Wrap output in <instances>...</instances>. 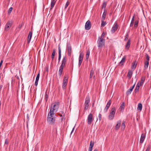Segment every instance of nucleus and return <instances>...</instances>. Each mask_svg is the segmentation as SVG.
<instances>
[{
	"label": "nucleus",
	"mask_w": 151,
	"mask_h": 151,
	"mask_svg": "<svg viewBox=\"0 0 151 151\" xmlns=\"http://www.w3.org/2000/svg\"><path fill=\"white\" fill-rule=\"evenodd\" d=\"M93 78L94 79L95 78V76L93 75Z\"/></svg>",
	"instance_id": "obj_59"
},
{
	"label": "nucleus",
	"mask_w": 151,
	"mask_h": 151,
	"mask_svg": "<svg viewBox=\"0 0 151 151\" xmlns=\"http://www.w3.org/2000/svg\"><path fill=\"white\" fill-rule=\"evenodd\" d=\"M12 24V22L11 21H9L6 24L5 28V30L6 31H8L10 27Z\"/></svg>",
	"instance_id": "obj_11"
},
{
	"label": "nucleus",
	"mask_w": 151,
	"mask_h": 151,
	"mask_svg": "<svg viewBox=\"0 0 151 151\" xmlns=\"http://www.w3.org/2000/svg\"><path fill=\"white\" fill-rule=\"evenodd\" d=\"M126 57L125 56H124L122 58L121 61L119 63V64L121 65H122L123 64V63H124Z\"/></svg>",
	"instance_id": "obj_26"
},
{
	"label": "nucleus",
	"mask_w": 151,
	"mask_h": 151,
	"mask_svg": "<svg viewBox=\"0 0 151 151\" xmlns=\"http://www.w3.org/2000/svg\"><path fill=\"white\" fill-rule=\"evenodd\" d=\"M105 35V33L104 32H103L102 33L101 37H100V38H101V39H104V37Z\"/></svg>",
	"instance_id": "obj_41"
},
{
	"label": "nucleus",
	"mask_w": 151,
	"mask_h": 151,
	"mask_svg": "<svg viewBox=\"0 0 151 151\" xmlns=\"http://www.w3.org/2000/svg\"><path fill=\"white\" fill-rule=\"evenodd\" d=\"M142 108V105L141 103H139L138 104V106L137 108L138 110H139L140 111H141Z\"/></svg>",
	"instance_id": "obj_27"
},
{
	"label": "nucleus",
	"mask_w": 151,
	"mask_h": 151,
	"mask_svg": "<svg viewBox=\"0 0 151 151\" xmlns=\"http://www.w3.org/2000/svg\"><path fill=\"white\" fill-rule=\"evenodd\" d=\"M144 64V68H145V69L147 68L148 66L149 62H147L145 61Z\"/></svg>",
	"instance_id": "obj_32"
},
{
	"label": "nucleus",
	"mask_w": 151,
	"mask_h": 151,
	"mask_svg": "<svg viewBox=\"0 0 151 151\" xmlns=\"http://www.w3.org/2000/svg\"><path fill=\"white\" fill-rule=\"evenodd\" d=\"M128 37L129 35L128 34H127L125 36V38L124 39V41H126V40L128 39Z\"/></svg>",
	"instance_id": "obj_45"
},
{
	"label": "nucleus",
	"mask_w": 151,
	"mask_h": 151,
	"mask_svg": "<svg viewBox=\"0 0 151 151\" xmlns=\"http://www.w3.org/2000/svg\"><path fill=\"white\" fill-rule=\"evenodd\" d=\"M1 101H0V106H1Z\"/></svg>",
	"instance_id": "obj_60"
},
{
	"label": "nucleus",
	"mask_w": 151,
	"mask_h": 151,
	"mask_svg": "<svg viewBox=\"0 0 151 151\" xmlns=\"http://www.w3.org/2000/svg\"><path fill=\"white\" fill-rule=\"evenodd\" d=\"M92 148H92V147H89L88 151H92Z\"/></svg>",
	"instance_id": "obj_52"
},
{
	"label": "nucleus",
	"mask_w": 151,
	"mask_h": 151,
	"mask_svg": "<svg viewBox=\"0 0 151 151\" xmlns=\"http://www.w3.org/2000/svg\"><path fill=\"white\" fill-rule=\"evenodd\" d=\"M90 101V98L88 96H87L86 98L84 104L85 106L84 108V110L85 111L86 110L88 109L89 106Z\"/></svg>",
	"instance_id": "obj_5"
},
{
	"label": "nucleus",
	"mask_w": 151,
	"mask_h": 151,
	"mask_svg": "<svg viewBox=\"0 0 151 151\" xmlns=\"http://www.w3.org/2000/svg\"><path fill=\"white\" fill-rule=\"evenodd\" d=\"M2 88V85H0V90H1Z\"/></svg>",
	"instance_id": "obj_56"
},
{
	"label": "nucleus",
	"mask_w": 151,
	"mask_h": 151,
	"mask_svg": "<svg viewBox=\"0 0 151 151\" xmlns=\"http://www.w3.org/2000/svg\"><path fill=\"white\" fill-rule=\"evenodd\" d=\"M38 81L35 80V86H37V84H38Z\"/></svg>",
	"instance_id": "obj_48"
},
{
	"label": "nucleus",
	"mask_w": 151,
	"mask_h": 151,
	"mask_svg": "<svg viewBox=\"0 0 151 151\" xmlns=\"http://www.w3.org/2000/svg\"><path fill=\"white\" fill-rule=\"evenodd\" d=\"M94 142H92V141H91L90 142L89 147L93 148L94 146Z\"/></svg>",
	"instance_id": "obj_36"
},
{
	"label": "nucleus",
	"mask_w": 151,
	"mask_h": 151,
	"mask_svg": "<svg viewBox=\"0 0 151 151\" xmlns=\"http://www.w3.org/2000/svg\"><path fill=\"white\" fill-rule=\"evenodd\" d=\"M32 33L31 32H30L29 33L27 39V42L29 43L30 41V40L32 37Z\"/></svg>",
	"instance_id": "obj_20"
},
{
	"label": "nucleus",
	"mask_w": 151,
	"mask_h": 151,
	"mask_svg": "<svg viewBox=\"0 0 151 151\" xmlns=\"http://www.w3.org/2000/svg\"><path fill=\"white\" fill-rule=\"evenodd\" d=\"M67 51L68 56H70L72 52L71 47L70 46H68L67 47Z\"/></svg>",
	"instance_id": "obj_17"
},
{
	"label": "nucleus",
	"mask_w": 151,
	"mask_h": 151,
	"mask_svg": "<svg viewBox=\"0 0 151 151\" xmlns=\"http://www.w3.org/2000/svg\"><path fill=\"white\" fill-rule=\"evenodd\" d=\"M55 50L54 49L53 50L52 54L51 55V58L52 59V60H53L54 58V56H55Z\"/></svg>",
	"instance_id": "obj_30"
},
{
	"label": "nucleus",
	"mask_w": 151,
	"mask_h": 151,
	"mask_svg": "<svg viewBox=\"0 0 151 151\" xmlns=\"http://www.w3.org/2000/svg\"><path fill=\"white\" fill-rule=\"evenodd\" d=\"M58 52H59V57L58 60L59 61L61 59V50L60 46L59 45L58 47Z\"/></svg>",
	"instance_id": "obj_19"
},
{
	"label": "nucleus",
	"mask_w": 151,
	"mask_h": 151,
	"mask_svg": "<svg viewBox=\"0 0 151 151\" xmlns=\"http://www.w3.org/2000/svg\"><path fill=\"white\" fill-rule=\"evenodd\" d=\"M68 78L66 76H65L64 78L62 85V88L63 89L65 88L68 82Z\"/></svg>",
	"instance_id": "obj_9"
},
{
	"label": "nucleus",
	"mask_w": 151,
	"mask_h": 151,
	"mask_svg": "<svg viewBox=\"0 0 151 151\" xmlns=\"http://www.w3.org/2000/svg\"><path fill=\"white\" fill-rule=\"evenodd\" d=\"M61 113L62 114H63V115H64V112L63 111H61Z\"/></svg>",
	"instance_id": "obj_55"
},
{
	"label": "nucleus",
	"mask_w": 151,
	"mask_h": 151,
	"mask_svg": "<svg viewBox=\"0 0 151 151\" xmlns=\"http://www.w3.org/2000/svg\"><path fill=\"white\" fill-rule=\"evenodd\" d=\"M40 73H39L37 75L35 80L38 81L39 78V77H40Z\"/></svg>",
	"instance_id": "obj_39"
},
{
	"label": "nucleus",
	"mask_w": 151,
	"mask_h": 151,
	"mask_svg": "<svg viewBox=\"0 0 151 151\" xmlns=\"http://www.w3.org/2000/svg\"><path fill=\"white\" fill-rule=\"evenodd\" d=\"M90 52L89 50L87 51L86 56V59H88L89 58L90 55Z\"/></svg>",
	"instance_id": "obj_33"
},
{
	"label": "nucleus",
	"mask_w": 151,
	"mask_h": 151,
	"mask_svg": "<svg viewBox=\"0 0 151 151\" xmlns=\"http://www.w3.org/2000/svg\"><path fill=\"white\" fill-rule=\"evenodd\" d=\"M94 73V70H93V69H92L90 73V78H91L92 76H93V75Z\"/></svg>",
	"instance_id": "obj_29"
},
{
	"label": "nucleus",
	"mask_w": 151,
	"mask_h": 151,
	"mask_svg": "<svg viewBox=\"0 0 151 151\" xmlns=\"http://www.w3.org/2000/svg\"><path fill=\"white\" fill-rule=\"evenodd\" d=\"M130 40L129 39L127 42L125 46L126 48L127 49H129L130 46Z\"/></svg>",
	"instance_id": "obj_23"
},
{
	"label": "nucleus",
	"mask_w": 151,
	"mask_h": 151,
	"mask_svg": "<svg viewBox=\"0 0 151 151\" xmlns=\"http://www.w3.org/2000/svg\"><path fill=\"white\" fill-rule=\"evenodd\" d=\"M145 136H146V135L145 134H144L143 133H142V134H141L140 139V141H139L140 143L141 144L143 143V142L145 138Z\"/></svg>",
	"instance_id": "obj_14"
},
{
	"label": "nucleus",
	"mask_w": 151,
	"mask_h": 151,
	"mask_svg": "<svg viewBox=\"0 0 151 151\" xmlns=\"http://www.w3.org/2000/svg\"><path fill=\"white\" fill-rule=\"evenodd\" d=\"M98 47H102L104 45V39L100 38L99 37L97 41Z\"/></svg>",
	"instance_id": "obj_6"
},
{
	"label": "nucleus",
	"mask_w": 151,
	"mask_h": 151,
	"mask_svg": "<svg viewBox=\"0 0 151 151\" xmlns=\"http://www.w3.org/2000/svg\"><path fill=\"white\" fill-rule=\"evenodd\" d=\"M105 22H104V20H101V26L102 27H104L106 24Z\"/></svg>",
	"instance_id": "obj_35"
},
{
	"label": "nucleus",
	"mask_w": 151,
	"mask_h": 151,
	"mask_svg": "<svg viewBox=\"0 0 151 151\" xmlns=\"http://www.w3.org/2000/svg\"><path fill=\"white\" fill-rule=\"evenodd\" d=\"M67 61L66 57L65 56H64L62 61L61 64L59 68L58 71L59 75L60 77L61 76L64 67L65 66Z\"/></svg>",
	"instance_id": "obj_2"
},
{
	"label": "nucleus",
	"mask_w": 151,
	"mask_h": 151,
	"mask_svg": "<svg viewBox=\"0 0 151 151\" xmlns=\"http://www.w3.org/2000/svg\"><path fill=\"white\" fill-rule=\"evenodd\" d=\"M45 97H46V98H48V95L47 94H46V95H45Z\"/></svg>",
	"instance_id": "obj_57"
},
{
	"label": "nucleus",
	"mask_w": 151,
	"mask_h": 151,
	"mask_svg": "<svg viewBox=\"0 0 151 151\" xmlns=\"http://www.w3.org/2000/svg\"><path fill=\"white\" fill-rule=\"evenodd\" d=\"M12 9H13V8L12 7H11L9 8V10L8 11V14H9L11 13V12L12 10Z\"/></svg>",
	"instance_id": "obj_40"
},
{
	"label": "nucleus",
	"mask_w": 151,
	"mask_h": 151,
	"mask_svg": "<svg viewBox=\"0 0 151 151\" xmlns=\"http://www.w3.org/2000/svg\"><path fill=\"white\" fill-rule=\"evenodd\" d=\"M111 104V102L110 100H109L105 108L104 109V111L105 112L107 111L108 110Z\"/></svg>",
	"instance_id": "obj_13"
},
{
	"label": "nucleus",
	"mask_w": 151,
	"mask_h": 151,
	"mask_svg": "<svg viewBox=\"0 0 151 151\" xmlns=\"http://www.w3.org/2000/svg\"><path fill=\"white\" fill-rule=\"evenodd\" d=\"M150 146H148L147 147V148L145 151H149L150 150Z\"/></svg>",
	"instance_id": "obj_46"
},
{
	"label": "nucleus",
	"mask_w": 151,
	"mask_h": 151,
	"mask_svg": "<svg viewBox=\"0 0 151 151\" xmlns=\"http://www.w3.org/2000/svg\"><path fill=\"white\" fill-rule=\"evenodd\" d=\"M146 60L145 61L146 62H149V60H150V57L148 54H146Z\"/></svg>",
	"instance_id": "obj_34"
},
{
	"label": "nucleus",
	"mask_w": 151,
	"mask_h": 151,
	"mask_svg": "<svg viewBox=\"0 0 151 151\" xmlns=\"http://www.w3.org/2000/svg\"><path fill=\"white\" fill-rule=\"evenodd\" d=\"M132 74V72L131 70H129L127 76L129 77V78L130 79Z\"/></svg>",
	"instance_id": "obj_24"
},
{
	"label": "nucleus",
	"mask_w": 151,
	"mask_h": 151,
	"mask_svg": "<svg viewBox=\"0 0 151 151\" xmlns=\"http://www.w3.org/2000/svg\"><path fill=\"white\" fill-rule=\"evenodd\" d=\"M93 151H98L97 149H95Z\"/></svg>",
	"instance_id": "obj_58"
},
{
	"label": "nucleus",
	"mask_w": 151,
	"mask_h": 151,
	"mask_svg": "<svg viewBox=\"0 0 151 151\" xmlns=\"http://www.w3.org/2000/svg\"><path fill=\"white\" fill-rule=\"evenodd\" d=\"M145 77H142L141 78L140 82H139V85L142 86L144 82L145 81Z\"/></svg>",
	"instance_id": "obj_18"
},
{
	"label": "nucleus",
	"mask_w": 151,
	"mask_h": 151,
	"mask_svg": "<svg viewBox=\"0 0 151 151\" xmlns=\"http://www.w3.org/2000/svg\"><path fill=\"white\" fill-rule=\"evenodd\" d=\"M140 86L139 85V82H138L137 84L136 88L134 90V92L135 93H136L138 91Z\"/></svg>",
	"instance_id": "obj_22"
},
{
	"label": "nucleus",
	"mask_w": 151,
	"mask_h": 151,
	"mask_svg": "<svg viewBox=\"0 0 151 151\" xmlns=\"http://www.w3.org/2000/svg\"><path fill=\"white\" fill-rule=\"evenodd\" d=\"M56 0H52L51 3V7L50 9H52L53 7L55 6Z\"/></svg>",
	"instance_id": "obj_21"
},
{
	"label": "nucleus",
	"mask_w": 151,
	"mask_h": 151,
	"mask_svg": "<svg viewBox=\"0 0 151 151\" xmlns=\"http://www.w3.org/2000/svg\"><path fill=\"white\" fill-rule=\"evenodd\" d=\"M125 122H123L122 123L121 126V128L122 129H124L125 127Z\"/></svg>",
	"instance_id": "obj_38"
},
{
	"label": "nucleus",
	"mask_w": 151,
	"mask_h": 151,
	"mask_svg": "<svg viewBox=\"0 0 151 151\" xmlns=\"http://www.w3.org/2000/svg\"><path fill=\"white\" fill-rule=\"evenodd\" d=\"M69 3L68 1H67V2H66V3L65 5V9L68 7V5H69Z\"/></svg>",
	"instance_id": "obj_44"
},
{
	"label": "nucleus",
	"mask_w": 151,
	"mask_h": 151,
	"mask_svg": "<svg viewBox=\"0 0 151 151\" xmlns=\"http://www.w3.org/2000/svg\"><path fill=\"white\" fill-rule=\"evenodd\" d=\"M22 24H20L19 25V26H18V28L19 29H20L22 27Z\"/></svg>",
	"instance_id": "obj_49"
},
{
	"label": "nucleus",
	"mask_w": 151,
	"mask_h": 151,
	"mask_svg": "<svg viewBox=\"0 0 151 151\" xmlns=\"http://www.w3.org/2000/svg\"><path fill=\"white\" fill-rule=\"evenodd\" d=\"M84 56V54L83 53V52H80L79 55V63H78V65L79 66L81 65L82 60H83V57Z\"/></svg>",
	"instance_id": "obj_8"
},
{
	"label": "nucleus",
	"mask_w": 151,
	"mask_h": 151,
	"mask_svg": "<svg viewBox=\"0 0 151 151\" xmlns=\"http://www.w3.org/2000/svg\"><path fill=\"white\" fill-rule=\"evenodd\" d=\"M139 24V20H136L135 21L134 25V27L135 28H136L137 27Z\"/></svg>",
	"instance_id": "obj_28"
},
{
	"label": "nucleus",
	"mask_w": 151,
	"mask_h": 151,
	"mask_svg": "<svg viewBox=\"0 0 151 151\" xmlns=\"http://www.w3.org/2000/svg\"><path fill=\"white\" fill-rule=\"evenodd\" d=\"M121 123V120H119L117 121V124L115 126V129L116 130H118L119 128Z\"/></svg>",
	"instance_id": "obj_16"
},
{
	"label": "nucleus",
	"mask_w": 151,
	"mask_h": 151,
	"mask_svg": "<svg viewBox=\"0 0 151 151\" xmlns=\"http://www.w3.org/2000/svg\"><path fill=\"white\" fill-rule=\"evenodd\" d=\"M54 116V114L49 112L47 117V121L49 124H55V119Z\"/></svg>",
	"instance_id": "obj_3"
},
{
	"label": "nucleus",
	"mask_w": 151,
	"mask_h": 151,
	"mask_svg": "<svg viewBox=\"0 0 151 151\" xmlns=\"http://www.w3.org/2000/svg\"><path fill=\"white\" fill-rule=\"evenodd\" d=\"M58 115H59L60 117H62V116H64V115H63V116L62 114H59V113H58Z\"/></svg>",
	"instance_id": "obj_54"
},
{
	"label": "nucleus",
	"mask_w": 151,
	"mask_h": 151,
	"mask_svg": "<svg viewBox=\"0 0 151 151\" xmlns=\"http://www.w3.org/2000/svg\"><path fill=\"white\" fill-rule=\"evenodd\" d=\"M135 83L131 87L130 89H128L126 92V93L127 94V95H129L130 94L132 91L133 89H134L135 86Z\"/></svg>",
	"instance_id": "obj_15"
},
{
	"label": "nucleus",
	"mask_w": 151,
	"mask_h": 151,
	"mask_svg": "<svg viewBox=\"0 0 151 151\" xmlns=\"http://www.w3.org/2000/svg\"><path fill=\"white\" fill-rule=\"evenodd\" d=\"M106 16V14L104 12L103 13L101 17V20H104Z\"/></svg>",
	"instance_id": "obj_31"
},
{
	"label": "nucleus",
	"mask_w": 151,
	"mask_h": 151,
	"mask_svg": "<svg viewBox=\"0 0 151 151\" xmlns=\"http://www.w3.org/2000/svg\"><path fill=\"white\" fill-rule=\"evenodd\" d=\"M134 23V22H131L130 24V27L132 26L133 25Z\"/></svg>",
	"instance_id": "obj_50"
},
{
	"label": "nucleus",
	"mask_w": 151,
	"mask_h": 151,
	"mask_svg": "<svg viewBox=\"0 0 151 151\" xmlns=\"http://www.w3.org/2000/svg\"><path fill=\"white\" fill-rule=\"evenodd\" d=\"M93 105H94V104H92V106H93Z\"/></svg>",
	"instance_id": "obj_61"
},
{
	"label": "nucleus",
	"mask_w": 151,
	"mask_h": 151,
	"mask_svg": "<svg viewBox=\"0 0 151 151\" xmlns=\"http://www.w3.org/2000/svg\"><path fill=\"white\" fill-rule=\"evenodd\" d=\"M74 128H75V127L73 128L71 132V134H72V133H73V131H74Z\"/></svg>",
	"instance_id": "obj_53"
},
{
	"label": "nucleus",
	"mask_w": 151,
	"mask_h": 151,
	"mask_svg": "<svg viewBox=\"0 0 151 151\" xmlns=\"http://www.w3.org/2000/svg\"><path fill=\"white\" fill-rule=\"evenodd\" d=\"M98 118L99 121H100L101 119V115L100 114H99L98 115Z\"/></svg>",
	"instance_id": "obj_42"
},
{
	"label": "nucleus",
	"mask_w": 151,
	"mask_h": 151,
	"mask_svg": "<svg viewBox=\"0 0 151 151\" xmlns=\"http://www.w3.org/2000/svg\"><path fill=\"white\" fill-rule=\"evenodd\" d=\"M8 141L7 139H6L5 140V144H8Z\"/></svg>",
	"instance_id": "obj_51"
},
{
	"label": "nucleus",
	"mask_w": 151,
	"mask_h": 151,
	"mask_svg": "<svg viewBox=\"0 0 151 151\" xmlns=\"http://www.w3.org/2000/svg\"><path fill=\"white\" fill-rule=\"evenodd\" d=\"M124 102H122L120 107V108L121 109H124Z\"/></svg>",
	"instance_id": "obj_37"
},
{
	"label": "nucleus",
	"mask_w": 151,
	"mask_h": 151,
	"mask_svg": "<svg viewBox=\"0 0 151 151\" xmlns=\"http://www.w3.org/2000/svg\"><path fill=\"white\" fill-rule=\"evenodd\" d=\"M106 2H104L103 3L102 6V8H105L106 6Z\"/></svg>",
	"instance_id": "obj_43"
},
{
	"label": "nucleus",
	"mask_w": 151,
	"mask_h": 151,
	"mask_svg": "<svg viewBox=\"0 0 151 151\" xmlns=\"http://www.w3.org/2000/svg\"><path fill=\"white\" fill-rule=\"evenodd\" d=\"M137 63L136 61H135L132 63V69H134L136 67Z\"/></svg>",
	"instance_id": "obj_25"
},
{
	"label": "nucleus",
	"mask_w": 151,
	"mask_h": 151,
	"mask_svg": "<svg viewBox=\"0 0 151 151\" xmlns=\"http://www.w3.org/2000/svg\"><path fill=\"white\" fill-rule=\"evenodd\" d=\"M116 111V109L115 107H114L111 109L110 114L108 117V119L109 120H112L113 119L114 116Z\"/></svg>",
	"instance_id": "obj_4"
},
{
	"label": "nucleus",
	"mask_w": 151,
	"mask_h": 151,
	"mask_svg": "<svg viewBox=\"0 0 151 151\" xmlns=\"http://www.w3.org/2000/svg\"><path fill=\"white\" fill-rule=\"evenodd\" d=\"M59 105V103L58 102H55L52 104L50 107V111L49 112L50 113H51L55 114V113L57 111Z\"/></svg>",
	"instance_id": "obj_1"
},
{
	"label": "nucleus",
	"mask_w": 151,
	"mask_h": 151,
	"mask_svg": "<svg viewBox=\"0 0 151 151\" xmlns=\"http://www.w3.org/2000/svg\"><path fill=\"white\" fill-rule=\"evenodd\" d=\"M118 26L117 23H115L112 27L111 30L112 33H114L118 29Z\"/></svg>",
	"instance_id": "obj_12"
},
{
	"label": "nucleus",
	"mask_w": 151,
	"mask_h": 151,
	"mask_svg": "<svg viewBox=\"0 0 151 151\" xmlns=\"http://www.w3.org/2000/svg\"><path fill=\"white\" fill-rule=\"evenodd\" d=\"M93 120V115L92 114L90 113L88 115L87 117V123L88 124H91Z\"/></svg>",
	"instance_id": "obj_7"
},
{
	"label": "nucleus",
	"mask_w": 151,
	"mask_h": 151,
	"mask_svg": "<svg viewBox=\"0 0 151 151\" xmlns=\"http://www.w3.org/2000/svg\"><path fill=\"white\" fill-rule=\"evenodd\" d=\"M91 24L90 21L88 20L86 23L85 25V29L86 30H89L91 28Z\"/></svg>",
	"instance_id": "obj_10"
},
{
	"label": "nucleus",
	"mask_w": 151,
	"mask_h": 151,
	"mask_svg": "<svg viewBox=\"0 0 151 151\" xmlns=\"http://www.w3.org/2000/svg\"><path fill=\"white\" fill-rule=\"evenodd\" d=\"M134 17L135 15H134L132 17L131 22H134Z\"/></svg>",
	"instance_id": "obj_47"
}]
</instances>
